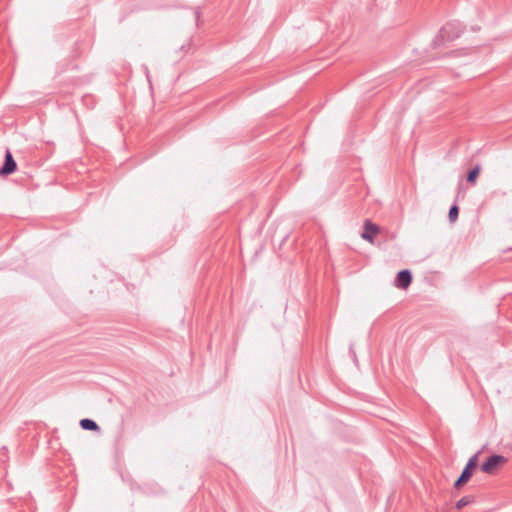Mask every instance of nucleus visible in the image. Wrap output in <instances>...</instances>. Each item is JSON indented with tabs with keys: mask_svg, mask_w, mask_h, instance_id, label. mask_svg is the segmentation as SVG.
<instances>
[{
	"mask_svg": "<svg viewBox=\"0 0 512 512\" xmlns=\"http://www.w3.org/2000/svg\"><path fill=\"white\" fill-rule=\"evenodd\" d=\"M473 502H474V496H472V495L464 496L456 502V508L458 510H461L462 508H464L465 506H467Z\"/></svg>",
	"mask_w": 512,
	"mask_h": 512,
	"instance_id": "obj_9",
	"label": "nucleus"
},
{
	"mask_svg": "<svg viewBox=\"0 0 512 512\" xmlns=\"http://www.w3.org/2000/svg\"><path fill=\"white\" fill-rule=\"evenodd\" d=\"M464 27L459 21H451L446 23L435 36L432 41V47L437 48L445 42L454 41L463 32Z\"/></svg>",
	"mask_w": 512,
	"mask_h": 512,
	"instance_id": "obj_1",
	"label": "nucleus"
},
{
	"mask_svg": "<svg viewBox=\"0 0 512 512\" xmlns=\"http://www.w3.org/2000/svg\"><path fill=\"white\" fill-rule=\"evenodd\" d=\"M480 171L481 167L479 164L475 165L472 169H470L466 176L467 182L474 185L477 181Z\"/></svg>",
	"mask_w": 512,
	"mask_h": 512,
	"instance_id": "obj_8",
	"label": "nucleus"
},
{
	"mask_svg": "<svg viewBox=\"0 0 512 512\" xmlns=\"http://www.w3.org/2000/svg\"><path fill=\"white\" fill-rule=\"evenodd\" d=\"M17 170V163L10 151L7 149L4 156L3 165L0 167L1 176H9Z\"/></svg>",
	"mask_w": 512,
	"mask_h": 512,
	"instance_id": "obj_4",
	"label": "nucleus"
},
{
	"mask_svg": "<svg viewBox=\"0 0 512 512\" xmlns=\"http://www.w3.org/2000/svg\"><path fill=\"white\" fill-rule=\"evenodd\" d=\"M412 282V273L408 269H403L399 271L396 275L395 285L398 288L406 289Z\"/></svg>",
	"mask_w": 512,
	"mask_h": 512,
	"instance_id": "obj_5",
	"label": "nucleus"
},
{
	"mask_svg": "<svg viewBox=\"0 0 512 512\" xmlns=\"http://www.w3.org/2000/svg\"><path fill=\"white\" fill-rule=\"evenodd\" d=\"M79 425L83 430H86V431H99L100 430L99 425L93 419H90V418L81 419L79 422Z\"/></svg>",
	"mask_w": 512,
	"mask_h": 512,
	"instance_id": "obj_7",
	"label": "nucleus"
},
{
	"mask_svg": "<svg viewBox=\"0 0 512 512\" xmlns=\"http://www.w3.org/2000/svg\"><path fill=\"white\" fill-rule=\"evenodd\" d=\"M479 453L480 452H477L475 453L474 455H472L465 467L463 468L460 476L457 478V480L454 482V485L453 487L455 489H460L461 487H463L470 479L471 477L473 476V473L478 465V456H479Z\"/></svg>",
	"mask_w": 512,
	"mask_h": 512,
	"instance_id": "obj_2",
	"label": "nucleus"
},
{
	"mask_svg": "<svg viewBox=\"0 0 512 512\" xmlns=\"http://www.w3.org/2000/svg\"><path fill=\"white\" fill-rule=\"evenodd\" d=\"M458 215H459V207L457 206V204L454 203L450 207L449 212H448L449 221L451 223L455 222L458 218Z\"/></svg>",
	"mask_w": 512,
	"mask_h": 512,
	"instance_id": "obj_10",
	"label": "nucleus"
},
{
	"mask_svg": "<svg viewBox=\"0 0 512 512\" xmlns=\"http://www.w3.org/2000/svg\"><path fill=\"white\" fill-rule=\"evenodd\" d=\"M378 231L379 228L377 225L373 224L370 220H366L364 223V231L361 236L364 240L373 242Z\"/></svg>",
	"mask_w": 512,
	"mask_h": 512,
	"instance_id": "obj_6",
	"label": "nucleus"
},
{
	"mask_svg": "<svg viewBox=\"0 0 512 512\" xmlns=\"http://www.w3.org/2000/svg\"><path fill=\"white\" fill-rule=\"evenodd\" d=\"M195 16H196V19H198L199 18V12H196Z\"/></svg>",
	"mask_w": 512,
	"mask_h": 512,
	"instance_id": "obj_11",
	"label": "nucleus"
},
{
	"mask_svg": "<svg viewBox=\"0 0 512 512\" xmlns=\"http://www.w3.org/2000/svg\"><path fill=\"white\" fill-rule=\"evenodd\" d=\"M506 462V457L499 454H492L481 464L480 468L482 472L492 474L499 466Z\"/></svg>",
	"mask_w": 512,
	"mask_h": 512,
	"instance_id": "obj_3",
	"label": "nucleus"
}]
</instances>
